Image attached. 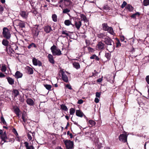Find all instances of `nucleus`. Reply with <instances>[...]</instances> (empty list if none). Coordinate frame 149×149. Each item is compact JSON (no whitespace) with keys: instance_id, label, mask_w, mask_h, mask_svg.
<instances>
[{"instance_id":"obj_33","label":"nucleus","mask_w":149,"mask_h":149,"mask_svg":"<svg viewBox=\"0 0 149 149\" xmlns=\"http://www.w3.org/2000/svg\"><path fill=\"white\" fill-rule=\"evenodd\" d=\"M52 18L53 21L54 22H56L57 21V15L55 14L52 15Z\"/></svg>"},{"instance_id":"obj_46","label":"nucleus","mask_w":149,"mask_h":149,"mask_svg":"<svg viewBox=\"0 0 149 149\" xmlns=\"http://www.w3.org/2000/svg\"><path fill=\"white\" fill-rule=\"evenodd\" d=\"M105 57L108 59H110L111 56V54L109 53H106L105 54Z\"/></svg>"},{"instance_id":"obj_29","label":"nucleus","mask_w":149,"mask_h":149,"mask_svg":"<svg viewBox=\"0 0 149 149\" xmlns=\"http://www.w3.org/2000/svg\"><path fill=\"white\" fill-rule=\"evenodd\" d=\"M62 34L65 35V36H61L64 38L66 37L67 36H69V33L68 31L66 30L63 31H62Z\"/></svg>"},{"instance_id":"obj_59","label":"nucleus","mask_w":149,"mask_h":149,"mask_svg":"<svg viewBox=\"0 0 149 149\" xmlns=\"http://www.w3.org/2000/svg\"><path fill=\"white\" fill-rule=\"evenodd\" d=\"M5 76V75L4 74H3L2 72L0 73V78H2L4 77Z\"/></svg>"},{"instance_id":"obj_9","label":"nucleus","mask_w":149,"mask_h":149,"mask_svg":"<svg viewBox=\"0 0 149 149\" xmlns=\"http://www.w3.org/2000/svg\"><path fill=\"white\" fill-rule=\"evenodd\" d=\"M104 42L107 45L111 43H113L114 42L112 39L109 37L105 38Z\"/></svg>"},{"instance_id":"obj_63","label":"nucleus","mask_w":149,"mask_h":149,"mask_svg":"<svg viewBox=\"0 0 149 149\" xmlns=\"http://www.w3.org/2000/svg\"><path fill=\"white\" fill-rule=\"evenodd\" d=\"M102 77L101 78H100L98 79L97 80V82H99V83L101 82L102 81Z\"/></svg>"},{"instance_id":"obj_48","label":"nucleus","mask_w":149,"mask_h":149,"mask_svg":"<svg viewBox=\"0 0 149 149\" xmlns=\"http://www.w3.org/2000/svg\"><path fill=\"white\" fill-rule=\"evenodd\" d=\"M88 50L89 52H92L94 51V49L90 47H88Z\"/></svg>"},{"instance_id":"obj_31","label":"nucleus","mask_w":149,"mask_h":149,"mask_svg":"<svg viewBox=\"0 0 149 149\" xmlns=\"http://www.w3.org/2000/svg\"><path fill=\"white\" fill-rule=\"evenodd\" d=\"M126 8L130 11H132L133 9V7L130 4L127 5Z\"/></svg>"},{"instance_id":"obj_18","label":"nucleus","mask_w":149,"mask_h":149,"mask_svg":"<svg viewBox=\"0 0 149 149\" xmlns=\"http://www.w3.org/2000/svg\"><path fill=\"white\" fill-rule=\"evenodd\" d=\"M7 49V52L9 54H11L12 53H13L14 52V51L13 49L12 48H11L10 45H9V46L6 47Z\"/></svg>"},{"instance_id":"obj_7","label":"nucleus","mask_w":149,"mask_h":149,"mask_svg":"<svg viewBox=\"0 0 149 149\" xmlns=\"http://www.w3.org/2000/svg\"><path fill=\"white\" fill-rule=\"evenodd\" d=\"M114 42L107 45V49L110 52H112L115 49Z\"/></svg>"},{"instance_id":"obj_22","label":"nucleus","mask_w":149,"mask_h":149,"mask_svg":"<svg viewBox=\"0 0 149 149\" xmlns=\"http://www.w3.org/2000/svg\"><path fill=\"white\" fill-rule=\"evenodd\" d=\"M13 94L15 97H16L19 95V92L18 90L17 89H13Z\"/></svg>"},{"instance_id":"obj_19","label":"nucleus","mask_w":149,"mask_h":149,"mask_svg":"<svg viewBox=\"0 0 149 149\" xmlns=\"http://www.w3.org/2000/svg\"><path fill=\"white\" fill-rule=\"evenodd\" d=\"M17 21L18 23V26L21 28H24L25 27V24L21 20H17Z\"/></svg>"},{"instance_id":"obj_11","label":"nucleus","mask_w":149,"mask_h":149,"mask_svg":"<svg viewBox=\"0 0 149 149\" xmlns=\"http://www.w3.org/2000/svg\"><path fill=\"white\" fill-rule=\"evenodd\" d=\"M32 61L33 65H35L41 66L42 65V63L41 62L35 58H33Z\"/></svg>"},{"instance_id":"obj_47","label":"nucleus","mask_w":149,"mask_h":149,"mask_svg":"<svg viewBox=\"0 0 149 149\" xmlns=\"http://www.w3.org/2000/svg\"><path fill=\"white\" fill-rule=\"evenodd\" d=\"M104 10L107 11L109 10V7L107 5L104 6L103 8Z\"/></svg>"},{"instance_id":"obj_64","label":"nucleus","mask_w":149,"mask_h":149,"mask_svg":"<svg viewBox=\"0 0 149 149\" xmlns=\"http://www.w3.org/2000/svg\"><path fill=\"white\" fill-rule=\"evenodd\" d=\"M96 55L95 54H93L90 57V58L91 59H94L95 58V57L96 56Z\"/></svg>"},{"instance_id":"obj_51","label":"nucleus","mask_w":149,"mask_h":149,"mask_svg":"<svg viewBox=\"0 0 149 149\" xmlns=\"http://www.w3.org/2000/svg\"><path fill=\"white\" fill-rule=\"evenodd\" d=\"M120 40L122 42L124 41L125 42H126V41L125 40V37L123 36H120Z\"/></svg>"},{"instance_id":"obj_10","label":"nucleus","mask_w":149,"mask_h":149,"mask_svg":"<svg viewBox=\"0 0 149 149\" xmlns=\"http://www.w3.org/2000/svg\"><path fill=\"white\" fill-rule=\"evenodd\" d=\"M119 140L124 142H125L127 141V136L125 134L120 135L119 136Z\"/></svg>"},{"instance_id":"obj_20","label":"nucleus","mask_w":149,"mask_h":149,"mask_svg":"<svg viewBox=\"0 0 149 149\" xmlns=\"http://www.w3.org/2000/svg\"><path fill=\"white\" fill-rule=\"evenodd\" d=\"M22 74L19 71H17L15 73V78L18 79L22 77Z\"/></svg>"},{"instance_id":"obj_25","label":"nucleus","mask_w":149,"mask_h":149,"mask_svg":"<svg viewBox=\"0 0 149 149\" xmlns=\"http://www.w3.org/2000/svg\"><path fill=\"white\" fill-rule=\"evenodd\" d=\"M102 28L104 30L107 31L108 30L109 27L106 23H104L102 24Z\"/></svg>"},{"instance_id":"obj_5","label":"nucleus","mask_w":149,"mask_h":149,"mask_svg":"<svg viewBox=\"0 0 149 149\" xmlns=\"http://www.w3.org/2000/svg\"><path fill=\"white\" fill-rule=\"evenodd\" d=\"M1 139L2 140L0 142V145H2L5 142H7L8 141H7V137L6 132H4L1 136Z\"/></svg>"},{"instance_id":"obj_54","label":"nucleus","mask_w":149,"mask_h":149,"mask_svg":"<svg viewBox=\"0 0 149 149\" xmlns=\"http://www.w3.org/2000/svg\"><path fill=\"white\" fill-rule=\"evenodd\" d=\"M66 87L69 89L72 90V88L71 85L69 84H67L66 86Z\"/></svg>"},{"instance_id":"obj_57","label":"nucleus","mask_w":149,"mask_h":149,"mask_svg":"<svg viewBox=\"0 0 149 149\" xmlns=\"http://www.w3.org/2000/svg\"><path fill=\"white\" fill-rule=\"evenodd\" d=\"M27 137L28 139L29 140V141H31V140L32 138L31 135H30L29 134H27Z\"/></svg>"},{"instance_id":"obj_41","label":"nucleus","mask_w":149,"mask_h":149,"mask_svg":"<svg viewBox=\"0 0 149 149\" xmlns=\"http://www.w3.org/2000/svg\"><path fill=\"white\" fill-rule=\"evenodd\" d=\"M89 123L92 125V126H94L96 124V123L94 121L92 120H90L89 121Z\"/></svg>"},{"instance_id":"obj_24","label":"nucleus","mask_w":149,"mask_h":149,"mask_svg":"<svg viewBox=\"0 0 149 149\" xmlns=\"http://www.w3.org/2000/svg\"><path fill=\"white\" fill-rule=\"evenodd\" d=\"M80 17L82 19V20H84L85 22H87L88 20L87 19L86 16L83 14H81L80 15Z\"/></svg>"},{"instance_id":"obj_38","label":"nucleus","mask_w":149,"mask_h":149,"mask_svg":"<svg viewBox=\"0 0 149 149\" xmlns=\"http://www.w3.org/2000/svg\"><path fill=\"white\" fill-rule=\"evenodd\" d=\"M32 47H33L35 48H36L37 47V46L36 45L33 43H32L31 44H30L28 46V48L29 49H30Z\"/></svg>"},{"instance_id":"obj_14","label":"nucleus","mask_w":149,"mask_h":149,"mask_svg":"<svg viewBox=\"0 0 149 149\" xmlns=\"http://www.w3.org/2000/svg\"><path fill=\"white\" fill-rule=\"evenodd\" d=\"M26 102L27 104L30 106H33L34 104V102L31 98H28L26 100Z\"/></svg>"},{"instance_id":"obj_34","label":"nucleus","mask_w":149,"mask_h":149,"mask_svg":"<svg viewBox=\"0 0 149 149\" xmlns=\"http://www.w3.org/2000/svg\"><path fill=\"white\" fill-rule=\"evenodd\" d=\"M10 46L11 47V48H12L13 49L14 51V50H16L18 48V47L17 46L14 44H12L11 45H10Z\"/></svg>"},{"instance_id":"obj_3","label":"nucleus","mask_w":149,"mask_h":149,"mask_svg":"<svg viewBox=\"0 0 149 149\" xmlns=\"http://www.w3.org/2000/svg\"><path fill=\"white\" fill-rule=\"evenodd\" d=\"M2 35L3 37L7 39H10L11 37L10 30L7 27L3 28Z\"/></svg>"},{"instance_id":"obj_50","label":"nucleus","mask_w":149,"mask_h":149,"mask_svg":"<svg viewBox=\"0 0 149 149\" xmlns=\"http://www.w3.org/2000/svg\"><path fill=\"white\" fill-rule=\"evenodd\" d=\"M3 10V8L1 5H0V14H1L2 13Z\"/></svg>"},{"instance_id":"obj_4","label":"nucleus","mask_w":149,"mask_h":149,"mask_svg":"<svg viewBox=\"0 0 149 149\" xmlns=\"http://www.w3.org/2000/svg\"><path fill=\"white\" fill-rule=\"evenodd\" d=\"M64 143L67 149H72V148L74 145L73 141L69 140H66L64 141Z\"/></svg>"},{"instance_id":"obj_62","label":"nucleus","mask_w":149,"mask_h":149,"mask_svg":"<svg viewBox=\"0 0 149 149\" xmlns=\"http://www.w3.org/2000/svg\"><path fill=\"white\" fill-rule=\"evenodd\" d=\"M100 94L98 92H96V96L97 97H99L100 96Z\"/></svg>"},{"instance_id":"obj_36","label":"nucleus","mask_w":149,"mask_h":149,"mask_svg":"<svg viewBox=\"0 0 149 149\" xmlns=\"http://www.w3.org/2000/svg\"><path fill=\"white\" fill-rule=\"evenodd\" d=\"M61 109L65 111H67L68 110L67 107L64 104H62L61 106Z\"/></svg>"},{"instance_id":"obj_49","label":"nucleus","mask_w":149,"mask_h":149,"mask_svg":"<svg viewBox=\"0 0 149 149\" xmlns=\"http://www.w3.org/2000/svg\"><path fill=\"white\" fill-rule=\"evenodd\" d=\"M127 4V3L125 1H123L121 6V8H123L126 6Z\"/></svg>"},{"instance_id":"obj_23","label":"nucleus","mask_w":149,"mask_h":149,"mask_svg":"<svg viewBox=\"0 0 149 149\" xmlns=\"http://www.w3.org/2000/svg\"><path fill=\"white\" fill-rule=\"evenodd\" d=\"M7 79L10 85H13L14 84V80L10 77H7Z\"/></svg>"},{"instance_id":"obj_43","label":"nucleus","mask_w":149,"mask_h":149,"mask_svg":"<svg viewBox=\"0 0 149 149\" xmlns=\"http://www.w3.org/2000/svg\"><path fill=\"white\" fill-rule=\"evenodd\" d=\"M1 70L2 72H5L6 70V68L5 65H3L2 66Z\"/></svg>"},{"instance_id":"obj_39","label":"nucleus","mask_w":149,"mask_h":149,"mask_svg":"<svg viewBox=\"0 0 149 149\" xmlns=\"http://www.w3.org/2000/svg\"><path fill=\"white\" fill-rule=\"evenodd\" d=\"M45 87L48 90H50L52 88V86L48 84L44 85Z\"/></svg>"},{"instance_id":"obj_15","label":"nucleus","mask_w":149,"mask_h":149,"mask_svg":"<svg viewBox=\"0 0 149 149\" xmlns=\"http://www.w3.org/2000/svg\"><path fill=\"white\" fill-rule=\"evenodd\" d=\"M44 29L45 31L47 33H49L52 31L51 27L49 25L45 26Z\"/></svg>"},{"instance_id":"obj_12","label":"nucleus","mask_w":149,"mask_h":149,"mask_svg":"<svg viewBox=\"0 0 149 149\" xmlns=\"http://www.w3.org/2000/svg\"><path fill=\"white\" fill-rule=\"evenodd\" d=\"M61 75L63 80L65 82H68V77L64 71L61 72Z\"/></svg>"},{"instance_id":"obj_37","label":"nucleus","mask_w":149,"mask_h":149,"mask_svg":"<svg viewBox=\"0 0 149 149\" xmlns=\"http://www.w3.org/2000/svg\"><path fill=\"white\" fill-rule=\"evenodd\" d=\"M64 23L66 25L68 26L71 24V22H70L69 20H65L64 22Z\"/></svg>"},{"instance_id":"obj_35","label":"nucleus","mask_w":149,"mask_h":149,"mask_svg":"<svg viewBox=\"0 0 149 149\" xmlns=\"http://www.w3.org/2000/svg\"><path fill=\"white\" fill-rule=\"evenodd\" d=\"M140 15L139 12H137L136 13L133 14L131 16V17L134 19H135L136 18V16L137 15L139 16Z\"/></svg>"},{"instance_id":"obj_42","label":"nucleus","mask_w":149,"mask_h":149,"mask_svg":"<svg viewBox=\"0 0 149 149\" xmlns=\"http://www.w3.org/2000/svg\"><path fill=\"white\" fill-rule=\"evenodd\" d=\"M63 13H67L70 11V10L68 8L63 9Z\"/></svg>"},{"instance_id":"obj_16","label":"nucleus","mask_w":149,"mask_h":149,"mask_svg":"<svg viewBox=\"0 0 149 149\" xmlns=\"http://www.w3.org/2000/svg\"><path fill=\"white\" fill-rule=\"evenodd\" d=\"M49 62L53 64L54 63V57L53 55L50 54H49L48 56Z\"/></svg>"},{"instance_id":"obj_26","label":"nucleus","mask_w":149,"mask_h":149,"mask_svg":"<svg viewBox=\"0 0 149 149\" xmlns=\"http://www.w3.org/2000/svg\"><path fill=\"white\" fill-rule=\"evenodd\" d=\"M8 43L9 42L7 40L4 39L2 40V44L3 45L7 47L9 45H8Z\"/></svg>"},{"instance_id":"obj_44","label":"nucleus","mask_w":149,"mask_h":149,"mask_svg":"<svg viewBox=\"0 0 149 149\" xmlns=\"http://www.w3.org/2000/svg\"><path fill=\"white\" fill-rule=\"evenodd\" d=\"M15 111L16 115L17 116H19V109L18 108H16L15 110Z\"/></svg>"},{"instance_id":"obj_52","label":"nucleus","mask_w":149,"mask_h":149,"mask_svg":"<svg viewBox=\"0 0 149 149\" xmlns=\"http://www.w3.org/2000/svg\"><path fill=\"white\" fill-rule=\"evenodd\" d=\"M98 72L96 70H94V72H93V76H95L97 75Z\"/></svg>"},{"instance_id":"obj_53","label":"nucleus","mask_w":149,"mask_h":149,"mask_svg":"<svg viewBox=\"0 0 149 149\" xmlns=\"http://www.w3.org/2000/svg\"><path fill=\"white\" fill-rule=\"evenodd\" d=\"M121 43L119 40H118L117 42L116 43V47H119L121 46Z\"/></svg>"},{"instance_id":"obj_45","label":"nucleus","mask_w":149,"mask_h":149,"mask_svg":"<svg viewBox=\"0 0 149 149\" xmlns=\"http://www.w3.org/2000/svg\"><path fill=\"white\" fill-rule=\"evenodd\" d=\"M75 112V110L73 108L70 109V115H73Z\"/></svg>"},{"instance_id":"obj_56","label":"nucleus","mask_w":149,"mask_h":149,"mask_svg":"<svg viewBox=\"0 0 149 149\" xmlns=\"http://www.w3.org/2000/svg\"><path fill=\"white\" fill-rule=\"evenodd\" d=\"M1 121L2 122V123L4 124H5L6 123V122L5 121L4 118L3 117H1Z\"/></svg>"},{"instance_id":"obj_60","label":"nucleus","mask_w":149,"mask_h":149,"mask_svg":"<svg viewBox=\"0 0 149 149\" xmlns=\"http://www.w3.org/2000/svg\"><path fill=\"white\" fill-rule=\"evenodd\" d=\"M67 134L68 135H69L70 136V138H72L73 137V136H72V134L71 133H70V132L69 131H68V132H67Z\"/></svg>"},{"instance_id":"obj_58","label":"nucleus","mask_w":149,"mask_h":149,"mask_svg":"<svg viewBox=\"0 0 149 149\" xmlns=\"http://www.w3.org/2000/svg\"><path fill=\"white\" fill-rule=\"evenodd\" d=\"M22 118L23 119V121L24 122H26V119L25 118L24 115L22 114Z\"/></svg>"},{"instance_id":"obj_30","label":"nucleus","mask_w":149,"mask_h":149,"mask_svg":"<svg viewBox=\"0 0 149 149\" xmlns=\"http://www.w3.org/2000/svg\"><path fill=\"white\" fill-rule=\"evenodd\" d=\"M74 67L77 69L80 68V66L79 64L77 62H74L73 64Z\"/></svg>"},{"instance_id":"obj_1","label":"nucleus","mask_w":149,"mask_h":149,"mask_svg":"<svg viewBox=\"0 0 149 149\" xmlns=\"http://www.w3.org/2000/svg\"><path fill=\"white\" fill-rule=\"evenodd\" d=\"M50 49L53 56H59L62 54L60 50L57 48L54 45H53L51 47Z\"/></svg>"},{"instance_id":"obj_28","label":"nucleus","mask_w":149,"mask_h":149,"mask_svg":"<svg viewBox=\"0 0 149 149\" xmlns=\"http://www.w3.org/2000/svg\"><path fill=\"white\" fill-rule=\"evenodd\" d=\"M97 36L99 38L103 39L104 38L105 36L104 33H100L97 34Z\"/></svg>"},{"instance_id":"obj_40","label":"nucleus","mask_w":149,"mask_h":149,"mask_svg":"<svg viewBox=\"0 0 149 149\" xmlns=\"http://www.w3.org/2000/svg\"><path fill=\"white\" fill-rule=\"evenodd\" d=\"M143 4L144 6H147L149 5V0H144Z\"/></svg>"},{"instance_id":"obj_32","label":"nucleus","mask_w":149,"mask_h":149,"mask_svg":"<svg viewBox=\"0 0 149 149\" xmlns=\"http://www.w3.org/2000/svg\"><path fill=\"white\" fill-rule=\"evenodd\" d=\"M28 72L30 74H32L33 73V70L31 68L28 67L27 68Z\"/></svg>"},{"instance_id":"obj_2","label":"nucleus","mask_w":149,"mask_h":149,"mask_svg":"<svg viewBox=\"0 0 149 149\" xmlns=\"http://www.w3.org/2000/svg\"><path fill=\"white\" fill-rule=\"evenodd\" d=\"M70 1L69 0H60L58 2L59 6L62 9L64 7H66L70 3Z\"/></svg>"},{"instance_id":"obj_55","label":"nucleus","mask_w":149,"mask_h":149,"mask_svg":"<svg viewBox=\"0 0 149 149\" xmlns=\"http://www.w3.org/2000/svg\"><path fill=\"white\" fill-rule=\"evenodd\" d=\"M146 80L147 83L149 84V75L147 76L146 78Z\"/></svg>"},{"instance_id":"obj_13","label":"nucleus","mask_w":149,"mask_h":149,"mask_svg":"<svg viewBox=\"0 0 149 149\" xmlns=\"http://www.w3.org/2000/svg\"><path fill=\"white\" fill-rule=\"evenodd\" d=\"M97 46L99 50L103 49L104 47V45L102 42H100L97 45Z\"/></svg>"},{"instance_id":"obj_6","label":"nucleus","mask_w":149,"mask_h":149,"mask_svg":"<svg viewBox=\"0 0 149 149\" xmlns=\"http://www.w3.org/2000/svg\"><path fill=\"white\" fill-rule=\"evenodd\" d=\"M74 24L76 27L78 29H79L81 25V21L79 19H76L75 21Z\"/></svg>"},{"instance_id":"obj_8","label":"nucleus","mask_w":149,"mask_h":149,"mask_svg":"<svg viewBox=\"0 0 149 149\" xmlns=\"http://www.w3.org/2000/svg\"><path fill=\"white\" fill-rule=\"evenodd\" d=\"M19 15L23 18L26 19L28 17V13L26 11H21L20 12Z\"/></svg>"},{"instance_id":"obj_61","label":"nucleus","mask_w":149,"mask_h":149,"mask_svg":"<svg viewBox=\"0 0 149 149\" xmlns=\"http://www.w3.org/2000/svg\"><path fill=\"white\" fill-rule=\"evenodd\" d=\"M83 100L81 99H80L78 101L77 103L78 104H81L83 103Z\"/></svg>"},{"instance_id":"obj_27","label":"nucleus","mask_w":149,"mask_h":149,"mask_svg":"<svg viewBox=\"0 0 149 149\" xmlns=\"http://www.w3.org/2000/svg\"><path fill=\"white\" fill-rule=\"evenodd\" d=\"M107 31H108V32L112 35H113L115 34L113 29L111 27H109Z\"/></svg>"},{"instance_id":"obj_17","label":"nucleus","mask_w":149,"mask_h":149,"mask_svg":"<svg viewBox=\"0 0 149 149\" xmlns=\"http://www.w3.org/2000/svg\"><path fill=\"white\" fill-rule=\"evenodd\" d=\"M24 144L26 149H34L33 146L32 145L29 146V143L28 142H25Z\"/></svg>"},{"instance_id":"obj_21","label":"nucleus","mask_w":149,"mask_h":149,"mask_svg":"<svg viewBox=\"0 0 149 149\" xmlns=\"http://www.w3.org/2000/svg\"><path fill=\"white\" fill-rule=\"evenodd\" d=\"M76 115L79 117H83L84 113L79 110H77L76 111Z\"/></svg>"}]
</instances>
